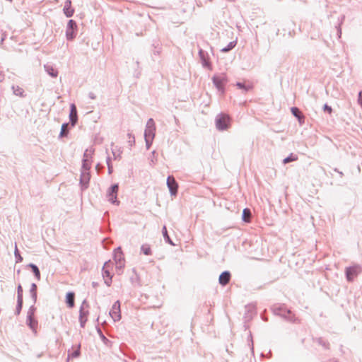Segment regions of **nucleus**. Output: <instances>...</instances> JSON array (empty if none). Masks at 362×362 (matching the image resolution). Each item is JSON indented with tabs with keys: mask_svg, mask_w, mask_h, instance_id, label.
Returning a JSON list of instances; mask_svg holds the SVG:
<instances>
[{
	"mask_svg": "<svg viewBox=\"0 0 362 362\" xmlns=\"http://www.w3.org/2000/svg\"><path fill=\"white\" fill-rule=\"evenodd\" d=\"M236 44H237L236 41L230 42L226 47L221 49V52H228L230 51L235 47Z\"/></svg>",
	"mask_w": 362,
	"mask_h": 362,
	"instance_id": "c756f323",
	"label": "nucleus"
},
{
	"mask_svg": "<svg viewBox=\"0 0 362 362\" xmlns=\"http://www.w3.org/2000/svg\"><path fill=\"white\" fill-rule=\"evenodd\" d=\"M119 190V185L117 183L112 185L107 191V197L108 201L113 204L118 205L119 202L117 200V193Z\"/></svg>",
	"mask_w": 362,
	"mask_h": 362,
	"instance_id": "39448f33",
	"label": "nucleus"
},
{
	"mask_svg": "<svg viewBox=\"0 0 362 362\" xmlns=\"http://www.w3.org/2000/svg\"><path fill=\"white\" fill-rule=\"evenodd\" d=\"M272 310L274 315L279 316L288 322H296L298 321L294 314H293L290 310L287 309L284 305H274L272 308Z\"/></svg>",
	"mask_w": 362,
	"mask_h": 362,
	"instance_id": "f257e3e1",
	"label": "nucleus"
},
{
	"mask_svg": "<svg viewBox=\"0 0 362 362\" xmlns=\"http://www.w3.org/2000/svg\"><path fill=\"white\" fill-rule=\"evenodd\" d=\"M113 259L115 262V264H118V262H124V254H123L120 247H117L114 250Z\"/></svg>",
	"mask_w": 362,
	"mask_h": 362,
	"instance_id": "f3484780",
	"label": "nucleus"
},
{
	"mask_svg": "<svg viewBox=\"0 0 362 362\" xmlns=\"http://www.w3.org/2000/svg\"><path fill=\"white\" fill-rule=\"evenodd\" d=\"M323 110L329 114H331L332 112V108L331 106L328 105L327 104H325L323 106Z\"/></svg>",
	"mask_w": 362,
	"mask_h": 362,
	"instance_id": "c03bdc74",
	"label": "nucleus"
},
{
	"mask_svg": "<svg viewBox=\"0 0 362 362\" xmlns=\"http://www.w3.org/2000/svg\"><path fill=\"white\" fill-rule=\"evenodd\" d=\"M45 71L52 77L56 78L58 75V71L54 69L52 65L45 64L44 66Z\"/></svg>",
	"mask_w": 362,
	"mask_h": 362,
	"instance_id": "412c9836",
	"label": "nucleus"
},
{
	"mask_svg": "<svg viewBox=\"0 0 362 362\" xmlns=\"http://www.w3.org/2000/svg\"><path fill=\"white\" fill-rule=\"evenodd\" d=\"M92 286H93V287H96V286H98V283H96V282H94V281H93V282L92 283Z\"/></svg>",
	"mask_w": 362,
	"mask_h": 362,
	"instance_id": "603ef678",
	"label": "nucleus"
},
{
	"mask_svg": "<svg viewBox=\"0 0 362 362\" xmlns=\"http://www.w3.org/2000/svg\"><path fill=\"white\" fill-rule=\"evenodd\" d=\"M69 119L72 126H75L78 121L77 109L74 103L70 105Z\"/></svg>",
	"mask_w": 362,
	"mask_h": 362,
	"instance_id": "dca6fc26",
	"label": "nucleus"
},
{
	"mask_svg": "<svg viewBox=\"0 0 362 362\" xmlns=\"http://www.w3.org/2000/svg\"><path fill=\"white\" fill-rule=\"evenodd\" d=\"M90 179V171H81L80 177V184L81 189L84 190L88 187V183Z\"/></svg>",
	"mask_w": 362,
	"mask_h": 362,
	"instance_id": "ddd939ff",
	"label": "nucleus"
},
{
	"mask_svg": "<svg viewBox=\"0 0 362 362\" xmlns=\"http://www.w3.org/2000/svg\"><path fill=\"white\" fill-rule=\"evenodd\" d=\"M26 324L34 332V333H37V327L38 323L35 319V317L27 316Z\"/></svg>",
	"mask_w": 362,
	"mask_h": 362,
	"instance_id": "aec40b11",
	"label": "nucleus"
},
{
	"mask_svg": "<svg viewBox=\"0 0 362 362\" xmlns=\"http://www.w3.org/2000/svg\"><path fill=\"white\" fill-rule=\"evenodd\" d=\"M88 97H89V98H90L92 100H95L96 98L95 94L94 93H93V92H90L88 93Z\"/></svg>",
	"mask_w": 362,
	"mask_h": 362,
	"instance_id": "49530a36",
	"label": "nucleus"
},
{
	"mask_svg": "<svg viewBox=\"0 0 362 362\" xmlns=\"http://www.w3.org/2000/svg\"><path fill=\"white\" fill-rule=\"evenodd\" d=\"M76 23L74 20H69L66 30V37L68 40H72L76 37Z\"/></svg>",
	"mask_w": 362,
	"mask_h": 362,
	"instance_id": "0eeeda50",
	"label": "nucleus"
},
{
	"mask_svg": "<svg viewBox=\"0 0 362 362\" xmlns=\"http://www.w3.org/2000/svg\"><path fill=\"white\" fill-rule=\"evenodd\" d=\"M28 267L31 269L34 276L39 281L40 280V272L37 266L33 263H30Z\"/></svg>",
	"mask_w": 362,
	"mask_h": 362,
	"instance_id": "a878e982",
	"label": "nucleus"
},
{
	"mask_svg": "<svg viewBox=\"0 0 362 362\" xmlns=\"http://www.w3.org/2000/svg\"><path fill=\"white\" fill-rule=\"evenodd\" d=\"M358 103L362 106V90H361L358 93Z\"/></svg>",
	"mask_w": 362,
	"mask_h": 362,
	"instance_id": "a18cd8bd",
	"label": "nucleus"
},
{
	"mask_svg": "<svg viewBox=\"0 0 362 362\" xmlns=\"http://www.w3.org/2000/svg\"><path fill=\"white\" fill-rule=\"evenodd\" d=\"M80 348H81V344H78L77 349L74 351L71 354H69V357L78 358L81 354Z\"/></svg>",
	"mask_w": 362,
	"mask_h": 362,
	"instance_id": "c9c22d12",
	"label": "nucleus"
},
{
	"mask_svg": "<svg viewBox=\"0 0 362 362\" xmlns=\"http://www.w3.org/2000/svg\"><path fill=\"white\" fill-rule=\"evenodd\" d=\"M35 303H33L30 307V308L28 309V311L27 313V316H31V317H34L35 315V312L36 310V308L35 307Z\"/></svg>",
	"mask_w": 362,
	"mask_h": 362,
	"instance_id": "e433bc0d",
	"label": "nucleus"
},
{
	"mask_svg": "<svg viewBox=\"0 0 362 362\" xmlns=\"http://www.w3.org/2000/svg\"><path fill=\"white\" fill-rule=\"evenodd\" d=\"M37 287L36 284L33 283L31 284L30 288V296H31L33 303H35L37 301Z\"/></svg>",
	"mask_w": 362,
	"mask_h": 362,
	"instance_id": "b1692460",
	"label": "nucleus"
},
{
	"mask_svg": "<svg viewBox=\"0 0 362 362\" xmlns=\"http://www.w3.org/2000/svg\"><path fill=\"white\" fill-rule=\"evenodd\" d=\"M75 294L73 292H69L66 296V303L69 308L74 306Z\"/></svg>",
	"mask_w": 362,
	"mask_h": 362,
	"instance_id": "4be33fe9",
	"label": "nucleus"
},
{
	"mask_svg": "<svg viewBox=\"0 0 362 362\" xmlns=\"http://www.w3.org/2000/svg\"><path fill=\"white\" fill-rule=\"evenodd\" d=\"M162 233H163L164 240L166 243H168V244H170L171 245H175V243L173 242V240H171V238H170V236L168 235L167 228L165 226H164L162 228Z\"/></svg>",
	"mask_w": 362,
	"mask_h": 362,
	"instance_id": "bb28decb",
	"label": "nucleus"
},
{
	"mask_svg": "<svg viewBox=\"0 0 362 362\" xmlns=\"http://www.w3.org/2000/svg\"><path fill=\"white\" fill-rule=\"evenodd\" d=\"M231 274L228 271L223 272L218 278V282L222 286H226L230 281Z\"/></svg>",
	"mask_w": 362,
	"mask_h": 362,
	"instance_id": "2eb2a0df",
	"label": "nucleus"
},
{
	"mask_svg": "<svg viewBox=\"0 0 362 362\" xmlns=\"http://www.w3.org/2000/svg\"><path fill=\"white\" fill-rule=\"evenodd\" d=\"M107 168H108V173L111 174L112 173V165H111V163H108Z\"/></svg>",
	"mask_w": 362,
	"mask_h": 362,
	"instance_id": "09e8293b",
	"label": "nucleus"
},
{
	"mask_svg": "<svg viewBox=\"0 0 362 362\" xmlns=\"http://www.w3.org/2000/svg\"><path fill=\"white\" fill-rule=\"evenodd\" d=\"M144 139H145V141H146V148L149 149L152 144L153 139H151V138H144Z\"/></svg>",
	"mask_w": 362,
	"mask_h": 362,
	"instance_id": "37998d69",
	"label": "nucleus"
},
{
	"mask_svg": "<svg viewBox=\"0 0 362 362\" xmlns=\"http://www.w3.org/2000/svg\"><path fill=\"white\" fill-rule=\"evenodd\" d=\"M23 299H17V305L16 308V315H18L23 308Z\"/></svg>",
	"mask_w": 362,
	"mask_h": 362,
	"instance_id": "f704fd0d",
	"label": "nucleus"
},
{
	"mask_svg": "<svg viewBox=\"0 0 362 362\" xmlns=\"http://www.w3.org/2000/svg\"><path fill=\"white\" fill-rule=\"evenodd\" d=\"M212 82L218 91H220L221 93H223L225 92L224 86L226 83L228 82L226 74L214 75L212 77Z\"/></svg>",
	"mask_w": 362,
	"mask_h": 362,
	"instance_id": "7ed1b4c3",
	"label": "nucleus"
},
{
	"mask_svg": "<svg viewBox=\"0 0 362 362\" xmlns=\"http://www.w3.org/2000/svg\"><path fill=\"white\" fill-rule=\"evenodd\" d=\"M167 186L171 195H176L178 189V184L173 176H168L167 178Z\"/></svg>",
	"mask_w": 362,
	"mask_h": 362,
	"instance_id": "f8f14e48",
	"label": "nucleus"
},
{
	"mask_svg": "<svg viewBox=\"0 0 362 362\" xmlns=\"http://www.w3.org/2000/svg\"><path fill=\"white\" fill-rule=\"evenodd\" d=\"M90 161L88 158H83L81 171H90Z\"/></svg>",
	"mask_w": 362,
	"mask_h": 362,
	"instance_id": "cd10ccee",
	"label": "nucleus"
},
{
	"mask_svg": "<svg viewBox=\"0 0 362 362\" xmlns=\"http://www.w3.org/2000/svg\"><path fill=\"white\" fill-rule=\"evenodd\" d=\"M141 252L146 255H151V249L149 245L145 244L142 245L141 247Z\"/></svg>",
	"mask_w": 362,
	"mask_h": 362,
	"instance_id": "2f4dec72",
	"label": "nucleus"
},
{
	"mask_svg": "<svg viewBox=\"0 0 362 362\" xmlns=\"http://www.w3.org/2000/svg\"><path fill=\"white\" fill-rule=\"evenodd\" d=\"M156 132L155 122L152 118L148 119L144 132V138L154 139Z\"/></svg>",
	"mask_w": 362,
	"mask_h": 362,
	"instance_id": "6e6552de",
	"label": "nucleus"
},
{
	"mask_svg": "<svg viewBox=\"0 0 362 362\" xmlns=\"http://www.w3.org/2000/svg\"><path fill=\"white\" fill-rule=\"evenodd\" d=\"M90 158V153H88V150H86L83 154V158Z\"/></svg>",
	"mask_w": 362,
	"mask_h": 362,
	"instance_id": "de8ad7c7",
	"label": "nucleus"
},
{
	"mask_svg": "<svg viewBox=\"0 0 362 362\" xmlns=\"http://www.w3.org/2000/svg\"><path fill=\"white\" fill-rule=\"evenodd\" d=\"M252 213L250 209L245 208L243 211L242 219L244 222L250 223L251 221Z\"/></svg>",
	"mask_w": 362,
	"mask_h": 362,
	"instance_id": "5701e85b",
	"label": "nucleus"
},
{
	"mask_svg": "<svg viewBox=\"0 0 362 362\" xmlns=\"http://www.w3.org/2000/svg\"><path fill=\"white\" fill-rule=\"evenodd\" d=\"M64 13L67 18H70L74 15V10L71 8V0H66L64 7Z\"/></svg>",
	"mask_w": 362,
	"mask_h": 362,
	"instance_id": "6ab92c4d",
	"label": "nucleus"
},
{
	"mask_svg": "<svg viewBox=\"0 0 362 362\" xmlns=\"http://www.w3.org/2000/svg\"><path fill=\"white\" fill-rule=\"evenodd\" d=\"M215 122L216 128L220 131L226 130L230 127V117L223 113L218 114Z\"/></svg>",
	"mask_w": 362,
	"mask_h": 362,
	"instance_id": "f03ea898",
	"label": "nucleus"
},
{
	"mask_svg": "<svg viewBox=\"0 0 362 362\" xmlns=\"http://www.w3.org/2000/svg\"><path fill=\"white\" fill-rule=\"evenodd\" d=\"M112 264L110 260L106 262L102 269L103 277L105 279V284L107 286H110L112 284V276L111 275L109 267Z\"/></svg>",
	"mask_w": 362,
	"mask_h": 362,
	"instance_id": "423d86ee",
	"label": "nucleus"
},
{
	"mask_svg": "<svg viewBox=\"0 0 362 362\" xmlns=\"http://www.w3.org/2000/svg\"><path fill=\"white\" fill-rule=\"evenodd\" d=\"M106 162H107V165H108V163H111V158L110 157H107Z\"/></svg>",
	"mask_w": 362,
	"mask_h": 362,
	"instance_id": "3c124183",
	"label": "nucleus"
},
{
	"mask_svg": "<svg viewBox=\"0 0 362 362\" xmlns=\"http://www.w3.org/2000/svg\"><path fill=\"white\" fill-rule=\"evenodd\" d=\"M124 267V262H118V264H116V269L117 272L119 274L122 272L123 268Z\"/></svg>",
	"mask_w": 362,
	"mask_h": 362,
	"instance_id": "a19ab883",
	"label": "nucleus"
},
{
	"mask_svg": "<svg viewBox=\"0 0 362 362\" xmlns=\"http://www.w3.org/2000/svg\"><path fill=\"white\" fill-rule=\"evenodd\" d=\"M263 320L267 321V318H263Z\"/></svg>",
	"mask_w": 362,
	"mask_h": 362,
	"instance_id": "5fc2aeb1",
	"label": "nucleus"
},
{
	"mask_svg": "<svg viewBox=\"0 0 362 362\" xmlns=\"http://www.w3.org/2000/svg\"><path fill=\"white\" fill-rule=\"evenodd\" d=\"M14 256H15V258H16V263L21 262L23 261V259L22 256L21 255V254L19 252V250H18V249L17 247L16 244L15 245Z\"/></svg>",
	"mask_w": 362,
	"mask_h": 362,
	"instance_id": "473e14b6",
	"label": "nucleus"
},
{
	"mask_svg": "<svg viewBox=\"0 0 362 362\" xmlns=\"http://www.w3.org/2000/svg\"><path fill=\"white\" fill-rule=\"evenodd\" d=\"M344 19H345V16H342L341 17V22L339 24L338 27H337V34H338L339 37H341V24L343 23Z\"/></svg>",
	"mask_w": 362,
	"mask_h": 362,
	"instance_id": "79ce46f5",
	"label": "nucleus"
},
{
	"mask_svg": "<svg viewBox=\"0 0 362 362\" xmlns=\"http://www.w3.org/2000/svg\"><path fill=\"white\" fill-rule=\"evenodd\" d=\"M362 268L358 264L346 267L345 269L346 278L348 281H353L354 278L361 272Z\"/></svg>",
	"mask_w": 362,
	"mask_h": 362,
	"instance_id": "20e7f679",
	"label": "nucleus"
},
{
	"mask_svg": "<svg viewBox=\"0 0 362 362\" xmlns=\"http://www.w3.org/2000/svg\"><path fill=\"white\" fill-rule=\"evenodd\" d=\"M155 153H156V151H153L152 152V156H154Z\"/></svg>",
	"mask_w": 362,
	"mask_h": 362,
	"instance_id": "864d4df0",
	"label": "nucleus"
},
{
	"mask_svg": "<svg viewBox=\"0 0 362 362\" xmlns=\"http://www.w3.org/2000/svg\"><path fill=\"white\" fill-rule=\"evenodd\" d=\"M298 159L297 156L293 155V153H291L288 156H287L286 158H285L284 160H283V163L284 164H287L290 162H292V161H295Z\"/></svg>",
	"mask_w": 362,
	"mask_h": 362,
	"instance_id": "72a5a7b5",
	"label": "nucleus"
},
{
	"mask_svg": "<svg viewBox=\"0 0 362 362\" xmlns=\"http://www.w3.org/2000/svg\"><path fill=\"white\" fill-rule=\"evenodd\" d=\"M68 127H69V124L68 123H64L62 124V129H61V132H60V134H59V136L60 137H64V136H66L67 134H68Z\"/></svg>",
	"mask_w": 362,
	"mask_h": 362,
	"instance_id": "7c9ffc66",
	"label": "nucleus"
},
{
	"mask_svg": "<svg viewBox=\"0 0 362 362\" xmlns=\"http://www.w3.org/2000/svg\"><path fill=\"white\" fill-rule=\"evenodd\" d=\"M236 86L244 90L245 92L248 91L250 88L246 86L243 83L241 82H237Z\"/></svg>",
	"mask_w": 362,
	"mask_h": 362,
	"instance_id": "ea45409f",
	"label": "nucleus"
},
{
	"mask_svg": "<svg viewBox=\"0 0 362 362\" xmlns=\"http://www.w3.org/2000/svg\"><path fill=\"white\" fill-rule=\"evenodd\" d=\"M110 315L115 322L119 321L121 319L120 303L119 300H117L112 305V309L110 311Z\"/></svg>",
	"mask_w": 362,
	"mask_h": 362,
	"instance_id": "9d476101",
	"label": "nucleus"
},
{
	"mask_svg": "<svg viewBox=\"0 0 362 362\" xmlns=\"http://www.w3.org/2000/svg\"><path fill=\"white\" fill-rule=\"evenodd\" d=\"M315 341L319 345L322 346L325 349H328L329 348V344L322 337L317 338Z\"/></svg>",
	"mask_w": 362,
	"mask_h": 362,
	"instance_id": "c85d7f7f",
	"label": "nucleus"
},
{
	"mask_svg": "<svg viewBox=\"0 0 362 362\" xmlns=\"http://www.w3.org/2000/svg\"><path fill=\"white\" fill-rule=\"evenodd\" d=\"M112 153L115 156V158H117L119 156V153H116L114 151H112Z\"/></svg>",
	"mask_w": 362,
	"mask_h": 362,
	"instance_id": "8fccbe9b",
	"label": "nucleus"
},
{
	"mask_svg": "<svg viewBox=\"0 0 362 362\" xmlns=\"http://www.w3.org/2000/svg\"><path fill=\"white\" fill-rule=\"evenodd\" d=\"M17 299H23V288L21 284L17 288Z\"/></svg>",
	"mask_w": 362,
	"mask_h": 362,
	"instance_id": "58836bf2",
	"label": "nucleus"
},
{
	"mask_svg": "<svg viewBox=\"0 0 362 362\" xmlns=\"http://www.w3.org/2000/svg\"><path fill=\"white\" fill-rule=\"evenodd\" d=\"M245 320H250L256 314V307L253 304H249L245 306Z\"/></svg>",
	"mask_w": 362,
	"mask_h": 362,
	"instance_id": "4468645a",
	"label": "nucleus"
},
{
	"mask_svg": "<svg viewBox=\"0 0 362 362\" xmlns=\"http://www.w3.org/2000/svg\"><path fill=\"white\" fill-rule=\"evenodd\" d=\"M11 89L13 90V93L17 96H20L21 98H24L25 95L24 94V90L18 86L13 85L11 86Z\"/></svg>",
	"mask_w": 362,
	"mask_h": 362,
	"instance_id": "393cba45",
	"label": "nucleus"
},
{
	"mask_svg": "<svg viewBox=\"0 0 362 362\" xmlns=\"http://www.w3.org/2000/svg\"><path fill=\"white\" fill-rule=\"evenodd\" d=\"M88 308V304L86 300H84L81 305L79 310V322L81 327H85V324L87 321V315L88 314V311H85V308Z\"/></svg>",
	"mask_w": 362,
	"mask_h": 362,
	"instance_id": "1a4fd4ad",
	"label": "nucleus"
},
{
	"mask_svg": "<svg viewBox=\"0 0 362 362\" xmlns=\"http://www.w3.org/2000/svg\"><path fill=\"white\" fill-rule=\"evenodd\" d=\"M199 57L200 58L202 66L209 69V70H211L212 67L209 61V56L208 52L200 48L199 49Z\"/></svg>",
	"mask_w": 362,
	"mask_h": 362,
	"instance_id": "9b49d317",
	"label": "nucleus"
},
{
	"mask_svg": "<svg viewBox=\"0 0 362 362\" xmlns=\"http://www.w3.org/2000/svg\"><path fill=\"white\" fill-rule=\"evenodd\" d=\"M127 136L129 137L128 143H129L130 146H132L135 144V137L131 133H128Z\"/></svg>",
	"mask_w": 362,
	"mask_h": 362,
	"instance_id": "4c0bfd02",
	"label": "nucleus"
},
{
	"mask_svg": "<svg viewBox=\"0 0 362 362\" xmlns=\"http://www.w3.org/2000/svg\"><path fill=\"white\" fill-rule=\"evenodd\" d=\"M291 111L292 115L297 118L300 124L304 123L305 117L302 112H300V110H299V108L296 107H293L291 108Z\"/></svg>",
	"mask_w": 362,
	"mask_h": 362,
	"instance_id": "a211bd4d",
	"label": "nucleus"
}]
</instances>
